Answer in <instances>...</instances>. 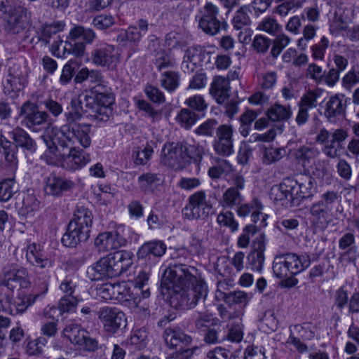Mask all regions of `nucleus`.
<instances>
[{
  "label": "nucleus",
  "mask_w": 359,
  "mask_h": 359,
  "mask_svg": "<svg viewBox=\"0 0 359 359\" xmlns=\"http://www.w3.org/2000/svg\"><path fill=\"white\" fill-rule=\"evenodd\" d=\"M323 91L321 89L309 90L301 98L300 105L311 109L316 107L318 100L323 96Z\"/></svg>",
  "instance_id": "obj_48"
},
{
  "label": "nucleus",
  "mask_w": 359,
  "mask_h": 359,
  "mask_svg": "<svg viewBox=\"0 0 359 359\" xmlns=\"http://www.w3.org/2000/svg\"><path fill=\"white\" fill-rule=\"evenodd\" d=\"M178 143H167L162 150V163L174 170L180 169Z\"/></svg>",
  "instance_id": "obj_30"
},
{
  "label": "nucleus",
  "mask_w": 359,
  "mask_h": 359,
  "mask_svg": "<svg viewBox=\"0 0 359 359\" xmlns=\"http://www.w3.org/2000/svg\"><path fill=\"white\" fill-rule=\"evenodd\" d=\"M359 82V70L351 68L343 77L342 83L346 88H350Z\"/></svg>",
  "instance_id": "obj_64"
},
{
  "label": "nucleus",
  "mask_w": 359,
  "mask_h": 359,
  "mask_svg": "<svg viewBox=\"0 0 359 359\" xmlns=\"http://www.w3.org/2000/svg\"><path fill=\"white\" fill-rule=\"evenodd\" d=\"M27 277V272L25 268L7 266L0 276V285L6 287L11 292L20 287H27L29 285Z\"/></svg>",
  "instance_id": "obj_10"
},
{
  "label": "nucleus",
  "mask_w": 359,
  "mask_h": 359,
  "mask_svg": "<svg viewBox=\"0 0 359 359\" xmlns=\"http://www.w3.org/2000/svg\"><path fill=\"white\" fill-rule=\"evenodd\" d=\"M50 276L44 275L43 282L39 285V292L36 294H29L25 297H18L15 299L11 293H1L0 294V306L1 311L10 315L23 313L27 309L32 305L40 296L45 294L49 286Z\"/></svg>",
  "instance_id": "obj_5"
},
{
  "label": "nucleus",
  "mask_w": 359,
  "mask_h": 359,
  "mask_svg": "<svg viewBox=\"0 0 359 359\" xmlns=\"http://www.w3.org/2000/svg\"><path fill=\"white\" fill-rule=\"evenodd\" d=\"M257 117V114L252 110H247L240 118L241 126L240 133L243 137L249 135L250 126Z\"/></svg>",
  "instance_id": "obj_53"
},
{
  "label": "nucleus",
  "mask_w": 359,
  "mask_h": 359,
  "mask_svg": "<svg viewBox=\"0 0 359 359\" xmlns=\"http://www.w3.org/2000/svg\"><path fill=\"white\" fill-rule=\"evenodd\" d=\"M176 265L169 266L164 272L161 282V293L166 297L171 306H180V276Z\"/></svg>",
  "instance_id": "obj_8"
},
{
  "label": "nucleus",
  "mask_w": 359,
  "mask_h": 359,
  "mask_svg": "<svg viewBox=\"0 0 359 359\" xmlns=\"http://www.w3.org/2000/svg\"><path fill=\"white\" fill-rule=\"evenodd\" d=\"M329 46V40L323 36L320 41L312 47V55L316 60H323L325 57V51Z\"/></svg>",
  "instance_id": "obj_62"
},
{
  "label": "nucleus",
  "mask_w": 359,
  "mask_h": 359,
  "mask_svg": "<svg viewBox=\"0 0 359 359\" xmlns=\"http://www.w3.org/2000/svg\"><path fill=\"white\" fill-rule=\"evenodd\" d=\"M187 278L193 286L191 292L194 295V299L189 306V308H191L196 305L198 299L207 295L208 287L203 280H198L192 275L187 276Z\"/></svg>",
  "instance_id": "obj_35"
},
{
  "label": "nucleus",
  "mask_w": 359,
  "mask_h": 359,
  "mask_svg": "<svg viewBox=\"0 0 359 359\" xmlns=\"http://www.w3.org/2000/svg\"><path fill=\"white\" fill-rule=\"evenodd\" d=\"M266 115L269 119L273 121H285L292 116V111L290 107L276 104L267 111Z\"/></svg>",
  "instance_id": "obj_39"
},
{
  "label": "nucleus",
  "mask_w": 359,
  "mask_h": 359,
  "mask_svg": "<svg viewBox=\"0 0 359 359\" xmlns=\"http://www.w3.org/2000/svg\"><path fill=\"white\" fill-rule=\"evenodd\" d=\"M319 154L318 149L311 146H304L297 151L291 153L297 163L301 165L309 177H313V182H317L318 186H323L330 183V173L325 168L324 164L316 161Z\"/></svg>",
  "instance_id": "obj_2"
},
{
  "label": "nucleus",
  "mask_w": 359,
  "mask_h": 359,
  "mask_svg": "<svg viewBox=\"0 0 359 359\" xmlns=\"http://www.w3.org/2000/svg\"><path fill=\"white\" fill-rule=\"evenodd\" d=\"M265 250L264 237L262 236L254 244V250L249 255L250 268L254 271L259 272L264 262V252Z\"/></svg>",
  "instance_id": "obj_31"
},
{
  "label": "nucleus",
  "mask_w": 359,
  "mask_h": 359,
  "mask_svg": "<svg viewBox=\"0 0 359 359\" xmlns=\"http://www.w3.org/2000/svg\"><path fill=\"white\" fill-rule=\"evenodd\" d=\"M233 130L231 126L222 125L218 128L217 140L214 144L215 151L222 156H230L233 153L232 143Z\"/></svg>",
  "instance_id": "obj_23"
},
{
  "label": "nucleus",
  "mask_w": 359,
  "mask_h": 359,
  "mask_svg": "<svg viewBox=\"0 0 359 359\" xmlns=\"http://www.w3.org/2000/svg\"><path fill=\"white\" fill-rule=\"evenodd\" d=\"M91 126L87 123L63 125L60 128L48 127L41 136V140L50 153H54L57 145L63 148L79 144L84 149L91 144Z\"/></svg>",
  "instance_id": "obj_1"
},
{
  "label": "nucleus",
  "mask_w": 359,
  "mask_h": 359,
  "mask_svg": "<svg viewBox=\"0 0 359 359\" xmlns=\"http://www.w3.org/2000/svg\"><path fill=\"white\" fill-rule=\"evenodd\" d=\"M144 93L147 97L153 102L163 103L165 102L163 93L156 87L148 85L145 87Z\"/></svg>",
  "instance_id": "obj_59"
},
{
  "label": "nucleus",
  "mask_w": 359,
  "mask_h": 359,
  "mask_svg": "<svg viewBox=\"0 0 359 359\" xmlns=\"http://www.w3.org/2000/svg\"><path fill=\"white\" fill-rule=\"evenodd\" d=\"M201 53V50L199 48H189L184 55L182 68L189 72H193L202 61Z\"/></svg>",
  "instance_id": "obj_34"
},
{
  "label": "nucleus",
  "mask_w": 359,
  "mask_h": 359,
  "mask_svg": "<svg viewBox=\"0 0 359 359\" xmlns=\"http://www.w3.org/2000/svg\"><path fill=\"white\" fill-rule=\"evenodd\" d=\"M229 88L228 79L222 76H217L212 83L210 92L218 103H222L229 96Z\"/></svg>",
  "instance_id": "obj_33"
},
{
  "label": "nucleus",
  "mask_w": 359,
  "mask_h": 359,
  "mask_svg": "<svg viewBox=\"0 0 359 359\" xmlns=\"http://www.w3.org/2000/svg\"><path fill=\"white\" fill-rule=\"evenodd\" d=\"M309 265L310 259L308 255L288 254L274 262L273 271L276 277L283 279L281 285L292 287L297 284V280L294 276L304 271Z\"/></svg>",
  "instance_id": "obj_4"
},
{
  "label": "nucleus",
  "mask_w": 359,
  "mask_h": 359,
  "mask_svg": "<svg viewBox=\"0 0 359 359\" xmlns=\"http://www.w3.org/2000/svg\"><path fill=\"white\" fill-rule=\"evenodd\" d=\"M90 229L69 222L67 231L62 238V243L67 247H76L86 241L90 237Z\"/></svg>",
  "instance_id": "obj_22"
},
{
  "label": "nucleus",
  "mask_w": 359,
  "mask_h": 359,
  "mask_svg": "<svg viewBox=\"0 0 359 359\" xmlns=\"http://www.w3.org/2000/svg\"><path fill=\"white\" fill-rule=\"evenodd\" d=\"M82 38L86 43H92L96 37L95 32L90 28H86L81 25L74 26L69 31L66 41H60V44L63 43V56L72 55L76 57H82L85 53V43L77 41Z\"/></svg>",
  "instance_id": "obj_7"
},
{
  "label": "nucleus",
  "mask_w": 359,
  "mask_h": 359,
  "mask_svg": "<svg viewBox=\"0 0 359 359\" xmlns=\"http://www.w3.org/2000/svg\"><path fill=\"white\" fill-rule=\"evenodd\" d=\"M69 151L62 158V166L69 170H79L90 162V154L77 147H69Z\"/></svg>",
  "instance_id": "obj_20"
},
{
  "label": "nucleus",
  "mask_w": 359,
  "mask_h": 359,
  "mask_svg": "<svg viewBox=\"0 0 359 359\" xmlns=\"http://www.w3.org/2000/svg\"><path fill=\"white\" fill-rule=\"evenodd\" d=\"M347 137L346 133L343 130H336L330 133L327 130H322L317 137L319 142L324 144V153L330 157H335L339 149L341 143Z\"/></svg>",
  "instance_id": "obj_14"
},
{
  "label": "nucleus",
  "mask_w": 359,
  "mask_h": 359,
  "mask_svg": "<svg viewBox=\"0 0 359 359\" xmlns=\"http://www.w3.org/2000/svg\"><path fill=\"white\" fill-rule=\"evenodd\" d=\"M77 287L76 281L73 278L67 276L61 282L60 285V290L64 295H74L76 288Z\"/></svg>",
  "instance_id": "obj_63"
},
{
  "label": "nucleus",
  "mask_w": 359,
  "mask_h": 359,
  "mask_svg": "<svg viewBox=\"0 0 359 359\" xmlns=\"http://www.w3.org/2000/svg\"><path fill=\"white\" fill-rule=\"evenodd\" d=\"M278 320L274 313L268 311L265 312L262 318L259 329L265 333H271L278 329Z\"/></svg>",
  "instance_id": "obj_46"
},
{
  "label": "nucleus",
  "mask_w": 359,
  "mask_h": 359,
  "mask_svg": "<svg viewBox=\"0 0 359 359\" xmlns=\"http://www.w3.org/2000/svg\"><path fill=\"white\" fill-rule=\"evenodd\" d=\"M27 72L25 66L15 65L10 69L9 74L4 84V90L12 97L18 95L26 83Z\"/></svg>",
  "instance_id": "obj_15"
},
{
  "label": "nucleus",
  "mask_w": 359,
  "mask_h": 359,
  "mask_svg": "<svg viewBox=\"0 0 359 359\" xmlns=\"http://www.w3.org/2000/svg\"><path fill=\"white\" fill-rule=\"evenodd\" d=\"M126 239L121 233L120 229L98 234L95 239V246L99 251L107 252L117 249L126 244Z\"/></svg>",
  "instance_id": "obj_18"
},
{
  "label": "nucleus",
  "mask_w": 359,
  "mask_h": 359,
  "mask_svg": "<svg viewBox=\"0 0 359 359\" xmlns=\"http://www.w3.org/2000/svg\"><path fill=\"white\" fill-rule=\"evenodd\" d=\"M80 63L74 59H70L62 67L61 74L59 78V83L61 86L68 85L75 76L76 67H79Z\"/></svg>",
  "instance_id": "obj_41"
},
{
  "label": "nucleus",
  "mask_w": 359,
  "mask_h": 359,
  "mask_svg": "<svg viewBox=\"0 0 359 359\" xmlns=\"http://www.w3.org/2000/svg\"><path fill=\"white\" fill-rule=\"evenodd\" d=\"M25 257L29 264L41 269H49L53 265V261L44 255L42 247L35 243L27 245Z\"/></svg>",
  "instance_id": "obj_24"
},
{
  "label": "nucleus",
  "mask_w": 359,
  "mask_h": 359,
  "mask_svg": "<svg viewBox=\"0 0 359 359\" xmlns=\"http://www.w3.org/2000/svg\"><path fill=\"white\" fill-rule=\"evenodd\" d=\"M97 295L104 300L128 301L130 289L126 282L106 283L97 287Z\"/></svg>",
  "instance_id": "obj_11"
},
{
  "label": "nucleus",
  "mask_w": 359,
  "mask_h": 359,
  "mask_svg": "<svg viewBox=\"0 0 359 359\" xmlns=\"http://www.w3.org/2000/svg\"><path fill=\"white\" fill-rule=\"evenodd\" d=\"M15 142L16 148L21 147L31 153H34L36 149L35 141L22 128L16 127L8 133Z\"/></svg>",
  "instance_id": "obj_29"
},
{
  "label": "nucleus",
  "mask_w": 359,
  "mask_h": 359,
  "mask_svg": "<svg viewBox=\"0 0 359 359\" xmlns=\"http://www.w3.org/2000/svg\"><path fill=\"white\" fill-rule=\"evenodd\" d=\"M166 250V245L161 241H153L143 244L137 252L139 258H144L148 255L161 257Z\"/></svg>",
  "instance_id": "obj_32"
},
{
  "label": "nucleus",
  "mask_w": 359,
  "mask_h": 359,
  "mask_svg": "<svg viewBox=\"0 0 359 359\" xmlns=\"http://www.w3.org/2000/svg\"><path fill=\"white\" fill-rule=\"evenodd\" d=\"M325 102V116L331 119L342 112V100L339 95H332L324 100Z\"/></svg>",
  "instance_id": "obj_36"
},
{
  "label": "nucleus",
  "mask_w": 359,
  "mask_h": 359,
  "mask_svg": "<svg viewBox=\"0 0 359 359\" xmlns=\"http://www.w3.org/2000/svg\"><path fill=\"white\" fill-rule=\"evenodd\" d=\"M18 191L15 180L13 178L5 179L0 182V201H9L14 193Z\"/></svg>",
  "instance_id": "obj_44"
},
{
  "label": "nucleus",
  "mask_w": 359,
  "mask_h": 359,
  "mask_svg": "<svg viewBox=\"0 0 359 359\" xmlns=\"http://www.w3.org/2000/svg\"><path fill=\"white\" fill-rule=\"evenodd\" d=\"M92 60L98 66L112 68L118 62V57L113 46L106 45L95 49L92 53Z\"/></svg>",
  "instance_id": "obj_25"
},
{
  "label": "nucleus",
  "mask_w": 359,
  "mask_h": 359,
  "mask_svg": "<svg viewBox=\"0 0 359 359\" xmlns=\"http://www.w3.org/2000/svg\"><path fill=\"white\" fill-rule=\"evenodd\" d=\"M340 201L341 198L337 193L334 191H328L323 195L322 199L320 202L325 210L330 212L334 210L339 211Z\"/></svg>",
  "instance_id": "obj_50"
},
{
  "label": "nucleus",
  "mask_w": 359,
  "mask_h": 359,
  "mask_svg": "<svg viewBox=\"0 0 359 359\" xmlns=\"http://www.w3.org/2000/svg\"><path fill=\"white\" fill-rule=\"evenodd\" d=\"M140 188L145 191H152L154 188L158 185L161 182L159 175L154 173H145L140 175L137 179Z\"/></svg>",
  "instance_id": "obj_42"
},
{
  "label": "nucleus",
  "mask_w": 359,
  "mask_h": 359,
  "mask_svg": "<svg viewBox=\"0 0 359 359\" xmlns=\"http://www.w3.org/2000/svg\"><path fill=\"white\" fill-rule=\"evenodd\" d=\"M252 293L245 291H236L229 294V298L236 304H240L246 306L252 298Z\"/></svg>",
  "instance_id": "obj_61"
},
{
  "label": "nucleus",
  "mask_w": 359,
  "mask_h": 359,
  "mask_svg": "<svg viewBox=\"0 0 359 359\" xmlns=\"http://www.w3.org/2000/svg\"><path fill=\"white\" fill-rule=\"evenodd\" d=\"M262 205L257 200H253L250 205H241L238 208L237 214L239 217H244L251 213L252 221L254 223H257L260 220L259 226L264 228L268 225L266 221L269 215L262 212Z\"/></svg>",
  "instance_id": "obj_26"
},
{
  "label": "nucleus",
  "mask_w": 359,
  "mask_h": 359,
  "mask_svg": "<svg viewBox=\"0 0 359 359\" xmlns=\"http://www.w3.org/2000/svg\"><path fill=\"white\" fill-rule=\"evenodd\" d=\"M93 100L88 95H80L78 99L72 100L71 102L72 111L65 113V116L69 125L79 121L82 117L83 114L88 112V107Z\"/></svg>",
  "instance_id": "obj_27"
},
{
  "label": "nucleus",
  "mask_w": 359,
  "mask_h": 359,
  "mask_svg": "<svg viewBox=\"0 0 359 359\" xmlns=\"http://www.w3.org/2000/svg\"><path fill=\"white\" fill-rule=\"evenodd\" d=\"M247 10L245 7L241 8L234 16L233 24L236 29H243L245 27H248L250 20L247 14Z\"/></svg>",
  "instance_id": "obj_57"
},
{
  "label": "nucleus",
  "mask_w": 359,
  "mask_h": 359,
  "mask_svg": "<svg viewBox=\"0 0 359 359\" xmlns=\"http://www.w3.org/2000/svg\"><path fill=\"white\" fill-rule=\"evenodd\" d=\"M91 95H90L93 100H91V104L104 106L105 107H111V105L114 102V97L111 93L107 92L106 87L104 88H101L98 90H94V91L90 92Z\"/></svg>",
  "instance_id": "obj_40"
},
{
  "label": "nucleus",
  "mask_w": 359,
  "mask_h": 359,
  "mask_svg": "<svg viewBox=\"0 0 359 359\" xmlns=\"http://www.w3.org/2000/svg\"><path fill=\"white\" fill-rule=\"evenodd\" d=\"M89 116L98 121H107L111 114V108L104 106L90 104L88 107Z\"/></svg>",
  "instance_id": "obj_49"
},
{
  "label": "nucleus",
  "mask_w": 359,
  "mask_h": 359,
  "mask_svg": "<svg viewBox=\"0 0 359 359\" xmlns=\"http://www.w3.org/2000/svg\"><path fill=\"white\" fill-rule=\"evenodd\" d=\"M65 24L63 22H56L42 27V38L46 42H49L53 34L63 30Z\"/></svg>",
  "instance_id": "obj_55"
},
{
  "label": "nucleus",
  "mask_w": 359,
  "mask_h": 359,
  "mask_svg": "<svg viewBox=\"0 0 359 359\" xmlns=\"http://www.w3.org/2000/svg\"><path fill=\"white\" fill-rule=\"evenodd\" d=\"M98 318L107 332L114 333L121 327L126 326L125 314L116 308H101L98 311Z\"/></svg>",
  "instance_id": "obj_12"
},
{
  "label": "nucleus",
  "mask_w": 359,
  "mask_h": 359,
  "mask_svg": "<svg viewBox=\"0 0 359 359\" xmlns=\"http://www.w3.org/2000/svg\"><path fill=\"white\" fill-rule=\"evenodd\" d=\"M93 214L88 208L77 207L70 222L90 229L93 224Z\"/></svg>",
  "instance_id": "obj_37"
},
{
  "label": "nucleus",
  "mask_w": 359,
  "mask_h": 359,
  "mask_svg": "<svg viewBox=\"0 0 359 359\" xmlns=\"http://www.w3.org/2000/svg\"><path fill=\"white\" fill-rule=\"evenodd\" d=\"M217 222L221 226L228 227L232 232L237 231L238 229L239 224L230 211L220 212L217 215Z\"/></svg>",
  "instance_id": "obj_52"
},
{
  "label": "nucleus",
  "mask_w": 359,
  "mask_h": 359,
  "mask_svg": "<svg viewBox=\"0 0 359 359\" xmlns=\"http://www.w3.org/2000/svg\"><path fill=\"white\" fill-rule=\"evenodd\" d=\"M164 339L170 348H175L180 344V334L177 326L171 325L166 327L164 332Z\"/></svg>",
  "instance_id": "obj_54"
},
{
  "label": "nucleus",
  "mask_w": 359,
  "mask_h": 359,
  "mask_svg": "<svg viewBox=\"0 0 359 359\" xmlns=\"http://www.w3.org/2000/svg\"><path fill=\"white\" fill-rule=\"evenodd\" d=\"M132 263L130 252L119 250L101 258L88 269V273H95L94 279L112 278L124 273Z\"/></svg>",
  "instance_id": "obj_3"
},
{
  "label": "nucleus",
  "mask_w": 359,
  "mask_h": 359,
  "mask_svg": "<svg viewBox=\"0 0 359 359\" xmlns=\"http://www.w3.org/2000/svg\"><path fill=\"white\" fill-rule=\"evenodd\" d=\"M231 170V166L226 160L220 161L218 165L211 167L208 170V175L211 178H219L223 173Z\"/></svg>",
  "instance_id": "obj_58"
},
{
  "label": "nucleus",
  "mask_w": 359,
  "mask_h": 359,
  "mask_svg": "<svg viewBox=\"0 0 359 359\" xmlns=\"http://www.w3.org/2000/svg\"><path fill=\"white\" fill-rule=\"evenodd\" d=\"M39 208V202L36 196L32 194H27L23 197L22 205L19 210V213L23 217H30Z\"/></svg>",
  "instance_id": "obj_38"
},
{
  "label": "nucleus",
  "mask_w": 359,
  "mask_h": 359,
  "mask_svg": "<svg viewBox=\"0 0 359 359\" xmlns=\"http://www.w3.org/2000/svg\"><path fill=\"white\" fill-rule=\"evenodd\" d=\"M73 183L55 175H50L45 181V193L50 196H59L62 192L71 189Z\"/></svg>",
  "instance_id": "obj_28"
},
{
  "label": "nucleus",
  "mask_w": 359,
  "mask_h": 359,
  "mask_svg": "<svg viewBox=\"0 0 359 359\" xmlns=\"http://www.w3.org/2000/svg\"><path fill=\"white\" fill-rule=\"evenodd\" d=\"M286 154L284 148L265 147L263 151L262 161L266 165L272 164L280 160Z\"/></svg>",
  "instance_id": "obj_45"
},
{
  "label": "nucleus",
  "mask_w": 359,
  "mask_h": 359,
  "mask_svg": "<svg viewBox=\"0 0 359 359\" xmlns=\"http://www.w3.org/2000/svg\"><path fill=\"white\" fill-rule=\"evenodd\" d=\"M243 201L241 194L234 188H229L223 194L221 204L223 207L233 208L238 205Z\"/></svg>",
  "instance_id": "obj_47"
},
{
  "label": "nucleus",
  "mask_w": 359,
  "mask_h": 359,
  "mask_svg": "<svg viewBox=\"0 0 359 359\" xmlns=\"http://www.w3.org/2000/svg\"><path fill=\"white\" fill-rule=\"evenodd\" d=\"M217 14L218 9L215 5L211 3L205 4L204 14L199 20V27L206 34L215 35L220 30L226 29V22L218 20Z\"/></svg>",
  "instance_id": "obj_13"
},
{
  "label": "nucleus",
  "mask_w": 359,
  "mask_h": 359,
  "mask_svg": "<svg viewBox=\"0 0 359 359\" xmlns=\"http://www.w3.org/2000/svg\"><path fill=\"white\" fill-rule=\"evenodd\" d=\"M211 210V205L206 201L205 195L198 191L190 196L189 205L183 209V215L188 219L203 217Z\"/></svg>",
  "instance_id": "obj_17"
},
{
  "label": "nucleus",
  "mask_w": 359,
  "mask_h": 359,
  "mask_svg": "<svg viewBox=\"0 0 359 359\" xmlns=\"http://www.w3.org/2000/svg\"><path fill=\"white\" fill-rule=\"evenodd\" d=\"M78 302L75 295H63L59 302V310L61 313L69 312L76 307Z\"/></svg>",
  "instance_id": "obj_56"
},
{
  "label": "nucleus",
  "mask_w": 359,
  "mask_h": 359,
  "mask_svg": "<svg viewBox=\"0 0 359 359\" xmlns=\"http://www.w3.org/2000/svg\"><path fill=\"white\" fill-rule=\"evenodd\" d=\"M20 116L23 117L26 126L33 130L36 126L45 123L48 117L46 112L39 111L37 105L30 101H27L22 105Z\"/></svg>",
  "instance_id": "obj_19"
},
{
  "label": "nucleus",
  "mask_w": 359,
  "mask_h": 359,
  "mask_svg": "<svg viewBox=\"0 0 359 359\" xmlns=\"http://www.w3.org/2000/svg\"><path fill=\"white\" fill-rule=\"evenodd\" d=\"M137 24V27L130 26L126 29L121 30L117 36V42L123 46H127L128 43H138L142 35L147 33L149 24L143 19L139 20Z\"/></svg>",
  "instance_id": "obj_21"
},
{
  "label": "nucleus",
  "mask_w": 359,
  "mask_h": 359,
  "mask_svg": "<svg viewBox=\"0 0 359 359\" xmlns=\"http://www.w3.org/2000/svg\"><path fill=\"white\" fill-rule=\"evenodd\" d=\"M153 147L147 143L142 149H137L133 151V158L136 165H145L153 154Z\"/></svg>",
  "instance_id": "obj_51"
},
{
  "label": "nucleus",
  "mask_w": 359,
  "mask_h": 359,
  "mask_svg": "<svg viewBox=\"0 0 359 359\" xmlns=\"http://www.w3.org/2000/svg\"><path fill=\"white\" fill-rule=\"evenodd\" d=\"M114 23V18L112 15L101 14L94 18L93 25L100 29H104L110 27Z\"/></svg>",
  "instance_id": "obj_60"
},
{
  "label": "nucleus",
  "mask_w": 359,
  "mask_h": 359,
  "mask_svg": "<svg viewBox=\"0 0 359 359\" xmlns=\"http://www.w3.org/2000/svg\"><path fill=\"white\" fill-rule=\"evenodd\" d=\"M287 201L294 204L299 198L313 196L318 191L317 182L309 175H302L298 179L287 178L279 185L278 189Z\"/></svg>",
  "instance_id": "obj_6"
},
{
  "label": "nucleus",
  "mask_w": 359,
  "mask_h": 359,
  "mask_svg": "<svg viewBox=\"0 0 359 359\" xmlns=\"http://www.w3.org/2000/svg\"><path fill=\"white\" fill-rule=\"evenodd\" d=\"M355 242V237L352 233H346L339 240V245L340 249L345 250L350 248L348 250L344 253V256L348 255L350 261H354L358 257L357 248L352 245Z\"/></svg>",
  "instance_id": "obj_43"
},
{
  "label": "nucleus",
  "mask_w": 359,
  "mask_h": 359,
  "mask_svg": "<svg viewBox=\"0 0 359 359\" xmlns=\"http://www.w3.org/2000/svg\"><path fill=\"white\" fill-rule=\"evenodd\" d=\"M31 13L25 7L18 6L9 11L7 18V30L12 34H18L29 25Z\"/></svg>",
  "instance_id": "obj_16"
},
{
  "label": "nucleus",
  "mask_w": 359,
  "mask_h": 359,
  "mask_svg": "<svg viewBox=\"0 0 359 359\" xmlns=\"http://www.w3.org/2000/svg\"><path fill=\"white\" fill-rule=\"evenodd\" d=\"M62 336L84 351H94L98 347L97 341L92 338L86 330L77 324L67 325L62 331Z\"/></svg>",
  "instance_id": "obj_9"
}]
</instances>
